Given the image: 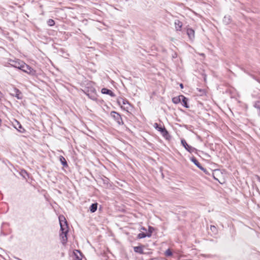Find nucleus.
Listing matches in <instances>:
<instances>
[{
	"mask_svg": "<svg viewBox=\"0 0 260 260\" xmlns=\"http://www.w3.org/2000/svg\"><path fill=\"white\" fill-rule=\"evenodd\" d=\"M182 95H180L178 96L173 98L172 99V102L174 104H178V103L181 102V97L182 96Z\"/></svg>",
	"mask_w": 260,
	"mask_h": 260,
	"instance_id": "obj_16",
	"label": "nucleus"
},
{
	"mask_svg": "<svg viewBox=\"0 0 260 260\" xmlns=\"http://www.w3.org/2000/svg\"><path fill=\"white\" fill-rule=\"evenodd\" d=\"M59 160L61 162V163L62 164V165L64 166V167H67L68 166V164H67V161L65 159V158L62 156H60L59 157Z\"/></svg>",
	"mask_w": 260,
	"mask_h": 260,
	"instance_id": "obj_19",
	"label": "nucleus"
},
{
	"mask_svg": "<svg viewBox=\"0 0 260 260\" xmlns=\"http://www.w3.org/2000/svg\"><path fill=\"white\" fill-rule=\"evenodd\" d=\"M210 229H211V230H212V231H214L215 230H216V227L214 225H211V227H210Z\"/></svg>",
	"mask_w": 260,
	"mask_h": 260,
	"instance_id": "obj_24",
	"label": "nucleus"
},
{
	"mask_svg": "<svg viewBox=\"0 0 260 260\" xmlns=\"http://www.w3.org/2000/svg\"><path fill=\"white\" fill-rule=\"evenodd\" d=\"M190 160L193 162V164L198 167L201 170L204 171V168L202 166V165L199 162V161L197 160V159L194 157H192L190 158Z\"/></svg>",
	"mask_w": 260,
	"mask_h": 260,
	"instance_id": "obj_8",
	"label": "nucleus"
},
{
	"mask_svg": "<svg viewBox=\"0 0 260 260\" xmlns=\"http://www.w3.org/2000/svg\"><path fill=\"white\" fill-rule=\"evenodd\" d=\"M141 229L144 231H146V229L144 227H142Z\"/></svg>",
	"mask_w": 260,
	"mask_h": 260,
	"instance_id": "obj_31",
	"label": "nucleus"
},
{
	"mask_svg": "<svg viewBox=\"0 0 260 260\" xmlns=\"http://www.w3.org/2000/svg\"><path fill=\"white\" fill-rule=\"evenodd\" d=\"M175 29L177 31H181L182 27V22L179 20H176L175 21Z\"/></svg>",
	"mask_w": 260,
	"mask_h": 260,
	"instance_id": "obj_10",
	"label": "nucleus"
},
{
	"mask_svg": "<svg viewBox=\"0 0 260 260\" xmlns=\"http://www.w3.org/2000/svg\"><path fill=\"white\" fill-rule=\"evenodd\" d=\"M187 34L190 39H192L194 38V31L191 28H188L187 29Z\"/></svg>",
	"mask_w": 260,
	"mask_h": 260,
	"instance_id": "obj_11",
	"label": "nucleus"
},
{
	"mask_svg": "<svg viewBox=\"0 0 260 260\" xmlns=\"http://www.w3.org/2000/svg\"><path fill=\"white\" fill-rule=\"evenodd\" d=\"M161 129H163V127L159 126L157 129L160 132V130H161Z\"/></svg>",
	"mask_w": 260,
	"mask_h": 260,
	"instance_id": "obj_29",
	"label": "nucleus"
},
{
	"mask_svg": "<svg viewBox=\"0 0 260 260\" xmlns=\"http://www.w3.org/2000/svg\"><path fill=\"white\" fill-rule=\"evenodd\" d=\"M47 23H48V25L52 26L54 25L55 22L53 19H50L47 21Z\"/></svg>",
	"mask_w": 260,
	"mask_h": 260,
	"instance_id": "obj_21",
	"label": "nucleus"
},
{
	"mask_svg": "<svg viewBox=\"0 0 260 260\" xmlns=\"http://www.w3.org/2000/svg\"><path fill=\"white\" fill-rule=\"evenodd\" d=\"M134 250L135 252L139 253L140 254H143L144 253L143 246H136L134 247Z\"/></svg>",
	"mask_w": 260,
	"mask_h": 260,
	"instance_id": "obj_14",
	"label": "nucleus"
},
{
	"mask_svg": "<svg viewBox=\"0 0 260 260\" xmlns=\"http://www.w3.org/2000/svg\"><path fill=\"white\" fill-rule=\"evenodd\" d=\"M160 133L162 136L166 139H168L170 137L169 134L165 127H163V129L160 130Z\"/></svg>",
	"mask_w": 260,
	"mask_h": 260,
	"instance_id": "obj_12",
	"label": "nucleus"
},
{
	"mask_svg": "<svg viewBox=\"0 0 260 260\" xmlns=\"http://www.w3.org/2000/svg\"><path fill=\"white\" fill-rule=\"evenodd\" d=\"M101 92L103 94H109L111 97H114L115 96V95L113 92H112L111 90L108 89L107 88H103L101 90Z\"/></svg>",
	"mask_w": 260,
	"mask_h": 260,
	"instance_id": "obj_9",
	"label": "nucleus"
},
{
	"mask_svg": "<svg viewBox=\"0 0 260 260\" xmlns=\"http://www.w3.org/2000/svg\"><path fill=\"white\" fill-rule=\"evenodd\" d=\"M59 220L60 226V230L62 232L60 234V236L62 243L64 244L66 243L68 240L67 236V234L68 232L67 222L63 216H59Z\"/></svg>",
	"mask_w": 260,
	"mask_h": 260,
	"instance_id": "obj_1",
	"label": "nucleus"
},
{
	"mask_svg": "<svg viewBox=\"0 0 260 260\" xmlns=\"http://www.w3.org/2000/svg\"><path fill=\"white\" fill-rule=\"evenodd\" d=\"M254 106L255 108L260 109V103L259 102L256 103L255 104Z\"/></svg>",
	"mask_w": 260,
	"mask_h": 260,
	"instance_id": "obj_23",
	"label": "nucleus"
},
{
	"mask_svg": "<svg viewBox=\"0 0 260 260\" xmlns=\"http://www.w3.org/2000/svg\"><path fill=\"white\" fill-rule=\"evenodd\" d=\"M110 115L119 125L123 124L121 116L118 113L115 111H112Z\"/></svg>",
	"mask_w": 260,
	"mask_h": 260,
	"instance_id": "obj_2",
	"label": "nucleus"
},
{
	"mask_svg": "<svg viewBox=\"0 0 260 260\" xmlns=\"http://www.w3.org/2000/svg\"><path fill=\"white\" fill-rule=\"evenodd\" d=\"M14 126L20 133H23L25 132L24 128L22 127L21 124L17 120H16L15 123L14 124Z\"/></svg>",
	"mask_w": 260,
	"mask_h": 260,
	"instance_id": "obj_7",
	"label": "nucleus"
},
{
	"mask_svg": "<svg viewBox=\"0 0 260 260\" xmlns=\"http://www.w3.org/2000/svg\"><path fill=\"white\" fill-rule=\"evenodd\" d=\"M180 87L181 88H183V84L180 83Z\"/></svg>",
	"mask_w": 260,
	"mask_h": 260,
	"instance_id": "obj_30",
	"label": "nucleus"
},
{
	"mask_svg": "<svg viewBox=\"0 0 260 260\" xmlns=\"http://www.w3.org/2000/svg\"><path fill=\"white\" fill-rule=\"evenodd\" d=\"M255 177H256L257 181L260 182V177L259 176H258V175H256Z\"/></svg>",
	"mask_w": 260,
	"mask_h": 260,
	"instance_id": "obj_27",
	"label": "nucleus"
},
{
	"mask_svg": "<svg viewBox=\"0 0 260 260\" xmlns=\"http://www.w3.org/2000/svg\"><path fill=\"white\" fill-rule=\"evenodd\" d=\"M20 63L22 64L21 66H20L21 70H22L24 72L27 73L29 74L34 73V70L29 66L27 65L23 61V62H21Z\"/></svg>",
	"mask_w": 260,
	"mask_h": 260,
	"instance_id": "obj_3",
	"label": "nucleus"
},
{
	"mask_svg": "<svg viewBox=\"0 0 260 260\" xmlns=\"http://www.w3.org/2000/svg\"><path fill=\"white\" fill-rule=\"evenodd\" d=\"M154 126L156 129H157L159 127V125L157 123H155Z\"/></svg>",
	"mask_w": 260,
	"mask_h": 260,
	"instance_id": "obj_25",
	"label": "nucleus"
},
{
	"mask_svg": "<svg viewBox=\"0 0 260 260\" xmlns=\"http://www.w3.org/2000/svg\"><path fill=\"white\" fill-rule=\"evenodd\" d=\"M230 17H224V19L223 20V22L225 24H228L230 22Z\"/></svg>",
	"mask_w": 260,
	"mask_h": 260,
	"instance_id": "obj_22",
	"label": "nucleus"
},
{
	"mask_svg": "<svg viewBox=\"0 0 260 260\" xmlns=\"http://www.w3.org/2000/svg\"><path fill=\"white\" fill-rule=\"evenodd\" d=\"M21 62H23L22 61H21L19 59H16V60H12V59H10L9 60V64L12 66V67H13L15 68H17L19 70H20V66H21V64L20 63Z\"/></svg>",
	"mask_w": 260,
	"mask_h": 260,
	"instance_id": "obj_4",
	"label": "nucleus"
},
{
	"mask_svg": "<svg viewBox=\"0 0 260 260\" xmlns=\"http://www.w3.org/2000/svg\"><path fill=\"white\" fill-rule=\"evenodd\" d=\"M165 254L167 257L171 256L173 254L171 250L170 249H167L165 253Z\"/></svg>",
	"mask_w": 260,
	"mask_h": 260,
	"instance_id": "obj_20",
	"label": "nucleus"
},
{
	"mask_svg": "<svg viewBox=\"0 0 260 260\" xmlns=\"http://www.w3.org/2000/svg\"><path fill=\"white\" fill-rule=\"evenodd\" d=\"M151 236V233H148L147 234H146L144 233H141L138 235L137 238L139 239H142V238H145L146 237H150Z\"/></svg>",
	"mask_w": 260,
	"mask_h": 260,
	"instance_id": "obj_15",
	"label": "nucleus"
},
{
	"mask_svg": "<svg viewBox=\"0 0 260 260\" xmlns=\"http://www.w3.org/2000/svg\"><path fill=\"white\" fill-rule=\"evenodd\" d=\"M152 228L151 227V226H149V233H152Z\"/></svg>",
	"mask_w": 260,
	"mask_h": 260,
	"instance_id": "obj_28",
	"label": "nucleus"
},
{
	"mask_svg": "<svg viewBox=\"0 0 260 260\" xmlns=\"http://www.w3.org/2000/svg\"><path fill=\"white\" fill-rule=\"evenodd\" d=\"M11 94L14 96H15L19 100H21L23 98L22 93L18 89L16 88H14L12 89Z\"/></svg>",
	"mask_w": 260,
	"mask_h": 260,
	"instance_id": "obj_5",
	"label": "nucleus"
},
{
	"mask_svg": "<svg viewBox=\"0 0 260 260\" xmlns=\"http://www.w3.org/2000/svg\"><path fill=\"white\" fill-rule=\"evenodd\" d=\"M97 207H98L97 203L92 204L89 208L90 212L91 213H93V212H95L96 210H97Z\"/></svg>",
	"mask_w": 260,
	"mask_h": 260,
	"instance_id": "obj_17",
	"label": "nucleus"
},
{
	"mask_svg": "<svg viewBox=\"0 0 260 260\" xmlns=\"http://www.w3.org/2000/svg\"><path fill=\"white\" fill-rule=\"evenodd\" d=\"M181 142L182 145L185 148V149L187 150L190 153L196 151V149L191 147V146L188 145L185 140L182 139Z\"/></svg>",
	"mask_w": 260,
	"mask_h": 260,
	"instance_id": "obj_6",
	"label": "nucleus"
},
{
	"mask_svg": "<svg viewBox=\"0 0 260 260\" xmlns=\"http://www.w3.org/2000/svg\"><path fill=\"white\" fill-rule=\"evenodd\" d=\"M122 103L124 106H126L125 107H124V109H126V110H128V106H130L129 103H128V101L125 99H122Z\"/></svg>",
	"mask_w": 260,
	"mask_h": 260,
	"instance_id": "obj_18",
	"label": "nucleus"
},
{
	"mask_svg": "<svg viewBox=\"0 0 260 260\" xmlns=\"http://www.w3.org/2000/svg\"><path fill=\"white\" fill-rule=\"evenodd\" d=\"M75 260H82V259L80 257H78V256L76 255Z\"/></svg>",
	"mask_w": 260,
	"mask_h": 260,
	"instance_id": "obj_26",
	"label": "nucleus"
},
{
	"mask_svg": "<svg viewBox=\"0 0 260 260\" xmlns=\"http://www.w3.org/2000/svg\"><path fill=\"white\" fill-rule=\"evenodd\" d=\"M181 99L183 106L185 108H188L189 106L187 104L188 99L183 95L181 97Z\"/></svg>",
	"mask_w": 260,
	"mask_h": 260,
	"instance_id": "obj_13",
	"label": "nucleus"
}]
</instances>
